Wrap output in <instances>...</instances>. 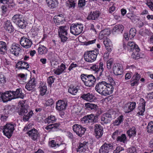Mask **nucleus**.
<instances>
[{
	"instance_id": "nucleus-10",
	"label": "nucleus",
	"mask_w": 153,
	"mask_h": 153,
	"mask_svg": "<svg viewBox=\"0 0 153 153\" xmlns=\"http://www.w3.org/2000/svg\"><path fill=\"white\" fill-rule=\"evenodd\" d=\"M73 129L76 134L80 137H82L86 131L85 128L78 124L74 125L73 126Z\"/></svg>"
},
{
	"instance_id": "nucleus-44",
	"label": "nucleus",
	"mask_w": 153,
	"mask_h": 153,
	"mask_svg": "<svg viewBox=\"0 0 153 153\" xmlns=\"http://www.w3.org/2000/svg\"><path fill=\"white\" fill-rule=\"evenodd\" d=\"M147 131L149 133H153V121H151L147 127Z\"/></svg>"
},
{
	"instance_id": "nucleus-62",
	"label": "nucleus",
	"mask_w": 153,
	"mask_h": 153,
	"mask_svg": "<svg viewBox=\"0 0 153 153\" xmlns=\"http://www.w3.org/2000/svg\"><path fill=\"white\" fill-rule=\"evenodd\" d=\"M120 134L118 130H116L114 132L112 136V137L114 139H115L116 137L118 136Z\"/></svg>"
},
{
	"instance_id": "nucleus-22",
	"label": "nucleus",
	"mask_w": 153,
	"mask_h": 153,
	"mask_svg": "<svg viewBox=\"0 0 153 153\" xmlns=\"http://www.w3.org/2000/svg\"><path fill=\"white\" fill-rule=\"evenodd\" d=\"M64 19L63 15L62 14L55 16L53 18V21L56 25L62 24Z\"/></svg>"
},
{
	"instance_id": "nucleus-23",
	"label": "nucleus",
	"mask_w": 153,
	"mask_h": 153,
	"mask_svg": "<svg viewBox=\"0 0 153 153\" xmlns=\"http://www.w3.org/2000/svg\"><path fill=\"white\" fill-rule=\"evenodd\" d=\"M59 125L60 124L59 123L51 124L46 126L45 128L49 131H56L58 130V127Z\"/></svg>"
},
{
	"instance_id": "nucleus-16",
	"label": "nucleus",
	"mask_w": 153,
	"mask_h": 153,
	"mask_svg": "<svg viewBox=\"0 0 153 153\" xmlns=\"http://www.w3.org/2000/svg\"><path fill=\"white\" fill-rule=\"evenodd\" d=\"M112 119V115L109 112L103 114L101 117V121L103 123L107 124L110 123Z\"/></svg>"
},
{
	"instance_id": "nucleus-41",
	"label": "nucleus",
	"mask_w": 153,
	"mask_h": 153,
	"mask_svg": "<svg viewBox=\"0 0 153 153\" xmlns=\"http://www.w3.org/2000/svg\"><path fill=\"white\" fill-rule=\"evenodd\" d=\"M56 119L54 116L51 115L48 116L47 118L45 119V122L46 123H50L54 122Z\"/></svg>"
},
{
	"instance_id": "nucleus-48",
	"label": "nucleus",
	"mask_w": 153,
	"mask_h": 153,
	"mask_svg": "<svg viewBox=\"0 0 153 153\" xmlns=\"http://www.w3.org/2000/svg\"><path fill=\"white\" fill-rule=\"evenodd\" d=\"M40 88V94L42 96L45 95L47 91V88L46 86L44 85L41 87Z\"/></svg>"
},
{
	"instance_id": "nucleus-53",
	"label": "nucleus",
	"mask_w": 153,
	"mask_h": 153,
	"mask_svg": "<svg viewBox=\"0 0 153 153\" xmlns=\"http://www.w3.org/2000/svg\"><path fill=\"white\" fill-rule=\"evenodd\" d=\"M26 26L25 21L24 19L21 18L20 19V28L22 29L25 28Z\"/></svg>"
},
{
	"instance_id": "nucleus-58",
	"label": "nucleus",
	"mask_w": 153,
	"mask_h": 153,
	"mask_svg": "<svg viewBox=\"0 0 153 153\" xmlns=\"http://www.w3.org/2000/svg\"><path fill=\"white\" fill-rule=\"evenodd\" d=\"M141 76L140 74L137 72H136L135 74L133 75L131 79L139 81Z\"/></svg>"
},
{
	"instance_id": "nucleus-34",
	"label": "nucleus",
	"mask_w": 153,
	"mask_h": 153,
	"mask_svg": "<svg viewBox=\"0 0 153 153\" xmlns=\"http://www.w3.org/2000/svg\"><path fill=\"white\" fill-rule=\"evenodd\" d=\"M46 3L50 7L54 8L58 4L57 0H46Z\"/></svg>"
},
{
	"instance_id": "nucleus-9",
	"label": "nucleus",
	"mask_w": 153,
	"mask_h": 153,
	"mask_svg": "<svg viewBox=\"0 0 153 153\" xmlns=\"http://www.w3.org/2000/svg\"><path fill=\"white\" fill-rule=\"evenodd\" d=\"M114 144L112 143H105L100 147L99 153H108L114 150Z\"/></svg>"
},
{
	"instance_id": "nucleus-36",
	"label": "nucleus",
	"mask_w": 153,
	"mask_h": 153,
	"mask_svg": "<svg viewBox=\"0 0 153 153\" xmlns=\"http://www.w3.org/2000/svg\"><path fill=\"white\" fill-rule=\"evenodd\" d=\"M38 53L39 54H45L48 51L47 48L43 45H39L38 49Z\"/></svg>"
},
{
	"instance_id": "nucleus-46",
	"label": "nucleus",
	"mask_w": 153,
	"mask_h": 153,
	"mask_svg": "<svg viewBox=\"0 0 153 153\" xmlns=\"http://www.w3.org/2000/svg\"><path fill=\"white\" fill-rule=\"evenodd\" d=\"M123 116L122 115L120 116L117 119L115 120L114 122L115 125L118 126L122 122H123Z\"/></svg>"
},
{
	"instance_id": "nucleus-27",
	"label": "nucleus",
	"mask_w": 153,
	"mask_h": 153,
	"mask_svg": "<svg viewBox=\"0 0 153 153\" xmlns=\"http://www.w3.org/2000/svg\"><path fill=\"white\" fill-rule=\"evenodd\" d=\"M66 68L65 65L62 63L58 68L54 70V73L57 75H59L64 72Z\"/></svg>"
},
{
	"instance_id": "nucleus-20",
	"label": "nucleus",
	"mask_w": 153,
	"mask_h": 153,
	"mask_svg": "<svg viewBox=\"0 0 153 153\" xmlns=\"http://www.w3.org/2000/svg\"><path fill=\"white\" fill-rule=\"evenodd\" d=\"M83 99L88 101L92 102L95 99V97L92 94L87 93L82 94L81 97Z\"/></svg>"
},
{
	"instance_id": "nucleus-35",
	"label": "nucleus",
	"mask_w": 153,
	"mask_h": 153,
	"mask_svg": "<svg viewBox=\"0 0 153 153\" xmlns=\"http://www.w3.org/2000/svg\"><path fill=\"white\" fill-rule=\"evenodd\" d=\"M79 88L78 86H71L69 87L68 89V92L69 93L73 95H75L77 92Z\"/></svg>"
},
{
	"instance_id": "nucleus-29",
	"label": "nucleus",
	"mask_w": 153,
	"mask_h": 153,
	"mask_svg": "<svg viewBox=\"0 0 153 153\" xmlns=\"http://www.w3.org/2000/svg\"><path fill=\"white\" fill-rule=\"evenodd\" d=\"M105 81H102L97 83L95 87V90L96 91L100 94L101 93L102 90V88L104 86V85L105 83Z\"/></svg>"
},
{
	"instance_id": "nucleus-4",
	"label": "nucleus",
	"mask_w": 153,
	"mask_h": 153,
	"mask_svg": "<svg viewBox=\"0 0 153 153\" xmlns=\"http://www.w3.org/2000/svg\"><path fill=\"white\" fill-rule=\"evenodd\" d=\"M99 54V50L96 49L92 51H89L85 53L84 56L85 60L87 62H92L95 61L97 55Z\"/></svg>"
},
{
	"instance_id": "nucleus-51",
	"label": "nucleus",
	"mask_w": 153,
	"mask_h": 153,
	"mask_svg": "<svg viewBox=\"0 0 153 153\" xmlns=\"http://www.w3.org/2000/svg\"><path fill=\"white\" fill-rule=\"evenodd\" d=\"M136 30L134 28H131L130 29L129 32V37L130 39H132L135 36Z\"/></svg>"
},
{
	"instance_id": "nucleus-8",
	"label": "nucleus",
	"mask_w": 153,
	"mask_h": 153,
	"mask_svg": "<svg viewBox=\"0 0 153 153\" xmlns=\"http://www.w3.org/2000/svg\"><path fill=\"white\" fill-rule=\"evenodd\" d=\"M98 120V118L97 116H95L93 114H91L84 116L81 119V120L83 123L92 124L96 123Z\"/></svg>"
},
{
	"instance_id": "nucleus-64",
	"label": "nucleus",
	"mask_w": 153,
	"mask_h": 153,
	"mask_svg": "<svg viewBox=\"0 0 153 153\" xmlns=\"http://www.w3.org/2000/svg\"><path fill=\"white\" fill-rule=\"evenodd\" d=\"M77 66V65L76 64H74L73 63H72L69 66L68 70L69 71H71L73 70L74 68L76 67Z\"/></svg>"
},
{
	"instance_id": "nucleus-7",
	"label": "nucleus",
	"mask_w": 153,
	"mask_h": 153,
	"mask_svg": "<svg viewBox=\"0 0 153 153\" xmlns=\"http://www.w3.org/2000/svg\"><path fill=\"white\" fill-rule=\"evenodd\" d=\"M14 125L12 124H7L3 127V132L4 134L8 138L12 136L14 130Z\"/></svg>"
},
{
	"instance_id": "nucleus-52",
	"label": "nucleus",
	"mask_w": 153,
	"mask_h": 153,
	"mask_svg": "<svg viewBox=\"0 0 153 153\" xmlns=\"http://www.w3.org/2000/svg\"><path fill=\"white\" fill-rule=\"evenodd\" d=\"M113 63V60L112 59H110L107 61V68L108 70H109L111 69Z\"/></svg>"
},
{
	"instance_id": "nucleus-13",
	"label": "nucleus",
	"mask_w": 153,
	"mask_h": 153,
	"mask_svg": "<svg viewBox=\"0 0 153 153\" xmlns=\"http://www.w3.org/2000/svg\"><path fill=\"white\" fill-rule=\"evenodd\" d=\"M136 103L135 102H129L125 104L123 106L124 112L129 113L132 111L136 108Z\"/></svg>"
},
{
	"instance_id": "nucleus-28",
	"label": "nucleus",
	"mask_w": 153,
	"mask_h": 153,
	"mask_svg": "<svg viewBox=\"0 0 153 153\" xmlns=\"http://www.w3.org/2000/svg\"><path fill=\"white\" fill-rule=\"evenodd\" d=\"M25 102V100L23 101L22 102L20 100V104L21 105V107L20 110V115L24 114L25 113H27L28 112L26 106L24 105Z\"/></svg>"
},
{
	"instance_id": "nucleus-14",
	"label": "nucleus",
	"mask_w": 153,
	"mask_h": 153,
	"mask_svg": "<svg viewBox=\"0 0 153 153\" xmlns=\"http://www.w3.org/2000/svg\"><path fill=\"white\" fill-rule=\"evenodd\" d=\"M123 66L119 63H115L113 64L112 69L113 73L116 75H120L123 72Z\"/></svg>"
},
{
	"instance_id": "nucleus-32",
	"label": "nucleus",
	"mask_w": 153,
	"mask_h": 153,
	"mask_svg": "<svg viewBox=\"0 0 153 153\" xmlns=\"http://www.w3.org/2000/svg\"><path fill=\"white\" fill-rule=\"evenodd\" d=\"M11 51L15 56H18L19 53V45L17 44L13 45Z\"/></svg>"
},
{
	"instance_id": "nucleus-59",
	"label": "nucleus",
	"mask_w": 153,
	"mask_h": 153,
	"mask_svg": "<svg viewBox=\"0 0 153 153\" xmlns=\"http://www.w3.org/2000/svg\"><path fill=\"white\" fill-rule=\"evenodd\" d=\"M8 115H6L5 113L3 111L1 116V120L3 121H6L8 117Z\"/></svg>"
},
{
	"instance_id": "nucleus-12",
	"label": "nucleus",
	"mask_w": 153,
	"mask_h": 153,
	"mask_svg": "<svg viewBox=\"0 0 153 153\" xmlns=\"http://www.w3.org/2000/svg\"><path fill=\"white\" fill-rule=\"evenodd\" d=\"M140 103L138 108V112L136 115L139 116L144 115V112L145 110L146 101L143 98H140Z\"/></svg>"
},
{
	"instance_id": "nucleus-24",
	"label": "nucleus",
	"mask_w": 153,
	"mask_h": 153,
	"mask_svg": "<svg viewBox=\"0 0 153 153\" xmlns=\"http://www.w3.org/2000/svg\"><path fill=\"white\" fill-rule=\"evenodd\" d=\"M110 33L109 29H105L101 31L99 34V38L100 39H104L105 40L107 38V36Z\"/></svg>"
},
{
	"instance_id": "nucleus-37",
	"label": "nucleus",
	"mask_w": 153,
	"mask_h": 153,
	"mask_svg": "<svg viewBox=\"0 0 153 153\" xmlns=\"http://www.w3.org/2000/svg\"><path fill=\"white\" fill-rule=\"evenodd\" d=\"M127 133L130 138L135 136L136 134V128L134 127H132L127 131Z\"/></svg>"
},
{
	"instance_id": "nucleus-5",
	"label": "nucleus",
	"mask_w": 153,
	"mask_h": 153,
	"mask_svg": "<svg viewBox=\"0 0 153 153\" xmlns=\"http://www.w3.org/2000/svg\"><path fill=\"white\" fill-rule=\"evenodd\" d=\"M68 28L66 26H62L59 27L58 30V34L60 38L61 42L64 43L67 40L68 33L67 30Z\"/></svg>"
},
{
	"instance_id": "nucleus-63",
	"label": "nucleus",
	"mask_w": 153,
	"mask_h": 153,
	"mask_svg": "<svg viewBox=\"0 0 153 153\" xmlns=\"http://www.w3.org/2000/svg\"><path fill=\"white\" fill-rule=\"evenodd\" d=\"M53 103V101L52 99L48 100L46 102L47 106L52 105Z\"/></svg>"
},
{
	"instance_id": "nucleus-60",
	"label": "nucleus",
	"mask_w": 153,
	"mask_h": 153,
	"mask_svg": "<svg viewBox=\"0 0 153 153\" xmlns=\"http://www.w3.org/2000/svg\"><path fill=\"white\" fill-rule=\"evenodd\" d=\"M85 0H79L78 5L79 7H82L85 6L86 4Z\"/></svg>"
},
{
	"instance_id": "nucleus-55",
	"label": "nucleus",
	"mask_w": 153,
	"mask_h": 153,
	"mask_svg": "<svg viewBox=\"0 0 153 153\" xmlns=\"http://www.w3.org/2000/svg\"><path fill=\"white\" fill-rule=\"evenodd\" d=\"M55 79V78H54L53 76H49L47 79V82L48 84L49 85L51 86L52 84L54 82V81Z\"/></svg>"
},
{
	"instance_id": "nucleus-25",
	"label": "nucleus",
	"mask_w": 153,
	"mask_h": 153,
	"mask_svg": "<svg viewBox=\"0 0 153 153\" xmlns=\"http://www.w3.org/2000/svg\"><path fill=\"white\" fill-rule=\"evenodd\" d=\"M103 44L106 50L110 52L112 50L113 47L112 43L109 39H106L103 41Z\"/></svg>"
},
{
	"instance_id": "nucleus-40",
	"label": "nucleus",
	"mask_w": 153,
	"mask_h": 153,
	"mask_svg": "<svg viewBox=\"0 0 153 153\" xmlns=\"http://www.w3.org/2000/svg\"><path fill=\"white\" fill-rule=\"evenodd\" d=\"M85 107L88 110H96L97 109V106L96 104L91 103H87L85 104Z\"/></svg>"
},
{
	"instance_id": "nucleus-30",
	"label": "nucleus",
	"mask_w": 153,
	"mask_h": 153,
	"mask_svg": "<svg viewBox=\"0 0 153 153\" xmlns=\"http://www.w3.org/2000/svg\"><path fill=\"white\" fill-rule=\"evenodd\" d=\"M14 109V106L7 105L4 106L3 111L6 115H8L11 112L13 111Z\"/></svg>"
},
{
	"instance_id": "nucleus-31",
	"label": "nucleus",
	"mask_w": 153,
	"mask_h": 153,
	"mask_svg": "<svg viewBox=\"0 0 153 153\" xmlns=\"http://www.w3.org/2000/svg\"><path fill=\"white\" fill-rule=\"evenodd\" d=\"M4 28L6 31L9 33H10L13 31V27L9 20H7L6 22Z\"/></svg>"
},
{
	"instance_id": "nucleus-26",
	"label": "nucleus",
	"mask_w": 153,
	"mask_h": 153,
	"mask_svg": "<svg viewBox=\"0 0 153 153\" xmlns=\"http://www.w3.org/2000/svg\"><path fill=\"white\" fill-rule=\"evenodd\" d=\"M100 15V13L99 11H95L93 12H90L88 15L87 19L88 20H96L97 19Z\"/></svg>"
},
{
	"instance_id": "nucleus-47",
	"label": "nucleus",
	"mask_w": 153,
	"mask_h": 153,
	"mask_svg": "<svg viewBox=\"0 0 153 153\" xmlns=\"http://www.w3.org/2000/svg\"><path fill=\"white\" fill-rule=\"evenodd\" d=\"M12 20L13 22L19 26V15L18 14L15 15L12 18Z\"/></svg>"
},
{
	"instance_id": "nucleus-18",
	"label": "nucleus",
	"mask_w": 153,
	"mask_h": 153,
	"mask_svg": "<svg viewBox=\"0 0 153 153\" xmlns=\"http://www.w3.org/2000/svg\"><path fill=\"white\" fill-rule=\"evenodd\" d=\"M94 131L97 138H99L101 137L103 134V128L100 125L96 124L94 127Z\"/></svg>"
},
{
	"instance_id": "nucleus-38",
	"label": "nucleus",
	"mask_w": 153,
	"mask_h": 153,
	"mask_svg": "<svg viewBox=\"0 0 153 153\" xmlns=\"http://www.w3.org/2000/svg\"><path fill=\"white\" fill-rule=\"evenodd\" d=\"M117 141L123 143H126L127 140L126 135L125 134H122L121 136H118L117 138Z\"/></svg>"
},
{
	"instance_id": "nucleus-43",
	"label": "nucleus",
	"mask_w": 153,
	"mask_h": 153,
	"mask_svg": "<svg viewBox=\"0 0 153 153\" xmlns=\"http://www.w3.org/2000/svg\"><path fill=\"white\" fill-rule=\"evenodd\" d=\"M7 50L5 42H0V51L1 54H3Z\"/></svg>"
},
{
	"instance_id": "nucleus-33",
	"label": "nucleus",
	"mask_w": 153,
	"mask_h": 153,
	"mask_svg": "<svg viewBox=\"0 0 153 153\" xmlns=\"http://www.w3.org/2000/svg\"><path fill=\"white\" fill-rule=\"evenodd\" d=\"M87 142H84L83 143H79L78 148L77 149V152H80L85 151L86 148L87 147L86 144Z\"/></svg>"
},
{
	"instance_id": "nucleus-21",
	"label": "nucleus",
	"mask_w": 153,
	"mask_h": 153,
	"mask_svg": "<svg viewBox=\"0 0 153 153\" xmlns=\"http://www.w3.org/2000/svg\"><path fill=\"white\" fill-rule=\"evenodd\" d=\"M27 134L33 140H36L38 136L39 133L34 128L30 130Z\"/></svg>"
},
{
	"instance_id": "nucleus-39",
	"label": "nucleus",
	"mask_w": 153,
	"mask_h": 153,
	"mask_svg": "<svg viewBox=\"0 0 153 153\" xmlns=\"http://www.w3.org/2000/svg\"><path fill=\"white\" fill-rule=\"evenodd\" d=\"M123 26L122 25H116L113 29L114 32H116L118 33H122L124 29Z\"/></svg>"
},
{
	"instance_id": "nucleus-19",
	"label": "nucleus",
	"mask_w": 153,
	"mask_h": 153,
	"mask_svg": "<svg viewBox=\"0 0 153 153\" xmlns=\"http://www.w3.org/2000/svg\"><path fill=\"white\" fill-rule=\"evenodd\" d=\"M36 85V82L34 78H32L25 86V88L28 91L33 89Z\"/></svg>"
},
{
	"instance_id": "nucleus-42",
	"label": "nucleus",
	"mask_w": 153,
	"mask_h": 153,
	"mask_svg": "<svg viewBox=\"0 0 153 153\" xmlns=\"http://www.w3.org/2000/svg\"><path fill=\"white\" fill-rule=\"evenodd\" d=\"M76 3L73 0H69L66 2V6L69 8H74Z\"/></svg>"
},
{
	"instance_id": "nucleus-50",
	"label": "nucleus",
	"mask_w": 153,
	"mask_h": 153,
	"mask_svg": "<svg viewBox=\"0 0 153 153\" xmlns=\"http://www.w3.org/2000/svg\"><path fill=\"white\" fill-rule=\"evenodd\" d=\"M27 78V75L23 74H20V84H23L25 82Z\"/></svg>"
},
{
	"instance_id": "nucleus-1",
	"label": "nucleus",
	"mask_w": 153,
	"mask_h": 153,
	"mask_svg": "<svg viewBox=\"0 0 153 153\" xmlns=\"http://www.w3.org/2000/svg\"><path fill=\"white\" fill-rule=\"evenodd\" d=\"M103 66V63L100 62L94 64L90 67V69L94 71V73L96 74V77L92 74H82L80 77L84 85L88 87L93 86L97 79L99 80L102 77L104 71Z\"/></svg>"
},
{
	"instance_id": "nucleus-17",
	"label": "nucleus",
	"mask_w": 153,
	"mask_h": 153,
	"mask_svg": "<svg viewBox=\"0 0 153 153\" xmlns=\"http://www.w3.org/2000/svg\"><path fill=\"white\" fill-rule=\"evenodd\" d=\"M67 104V102L64 100H58L56 103V109L59 111H62L66 109Z\"/></svg>"
},
{
	"instance_id": "nucleus-49",
	"label": "nucleus",
	"mask_w": 153,
	"mask_h": 153,
	"mask_svg": "<svg viewBox=\"0 0 153 153\" xmlns=\"http://www.w3.org/2000/svg\"><path fill=\"white\" fill-rule=\"evenodd\" d=\"M21 66H20V69H26L29 67V65L26 62H23V61H20Z\"/></svg>"
},
{
	"instance_id": "nucleus-56",
	"label": "nucleus",
	"mask_w": 153,
	"mask_h": 153,
	"mask_svg": "<svg viewBox=\"0 0 153 153\" xmlns=\"http://www.w3.org/2000/svg\"><path fill=\"white\" fill-rule=\"evenodd\" d=\"M108 81H109V82L107 83V84L111 85L112 87H114V86L115 85V83L114 81L113 80L112 78L108 76Z\"/></svg>"
},
{
	"instance_id": "nucleus-3",
	"label": "nucleus",
	"mask_w": 153,
	"mask_h": 153,
	"mask_svg": "<svg viewBox=\"0 0 153 153\" xmlns=\"http://www.w3.org/2000/svg\"><path fill=\"white\" fill-rule=\"evenodd\" d=\"M120 49L122 51L127 50L129 52L133 51L139 52L140 51L138 46L133 42L131 41H129L127 44L123 42L122 46H121Z\"/></svg>"
},
{
	"instance_id": "nucleus-6",
	"label": "nucleus",
	"mask_w": 153,
	"mask_h": 153,
	"mask_svg": "<svg viewBox=\"0 0 153 153\" xmlns=\"http://www.w3.org/2000/svg\"><path fill=\"white\" fill-rule=\"evenodd\" d=\"M83 29V25L81 24H72L70 27L71 33L75 35H78L82 31Z\"/></svg>"
},
{
	"instance_id": "nucleus-45",
	"label": "nucleus",
	"mask_w": 153,
	"mask_h": 153,
	"mask_svg": "<svg viewBox=\"0 0 153 153\" xmlns=\"http://www.w3.org/2000/svg\"><path fill=\"white\" fill-rule=\"evenodd\" d=\"M62 145V144H59L57 143L56 141L54 140H51L49 143V146L52 147H57Z\"/></svg>"
},
{
	"instance_id": "nucleus-11",
	"label": "nucleus",
	"mask_w": 153,
	"mask_h": 153,
	"mask_svg": "<svg viewBox=\"0 0 153 153\" xmlns=\"http://www.w3.org/2000/svg\"><path fill=\"white\" fill-rule=\"evenodd\" d=\"M100 94L102 95L106 96L109 95L113 92L114 87L109 84H107V83L105 82V83L104 85Z\"/></svg>"
},
{
	"instance_id": "nucleus-54",
	"label": "nucleus",
	"mask_w": 153,
	"mask_h": 153,
	"mask_svg": "<svg viewBox=\"0 0 153 153\" xmlns=\"http://www.w3.org/2000/svg\"><path fill=\"white\" fill-rule=\"evenodd\" d=\"M131 55L132 58L135 59H138L140 58V55L138 53L139 52L135 51H133Z\"/></svg>"
},
{
	"instance_id": "nucleus-61",
	"label": "nucleus",
	"mask_w": 153,
	"mask_h": 153,
	"mask_svg": "<svg viewBox=\"0 0 153 153\" xmlns=\"http://www.w3.org/2000/svg\"><path fill=\"white\" fill-rule=\"evenodd\" d=\"M146 4L151 10L152 11H153V3L151 1H147Z\"/></svg>"
},
{
	"instance_id": "nucleus-57",
	"label": "nucleus",
	"mask_w": 153,
	"mask_h": 153,
	"mask_svg": "<svg viewBox=\"0 0 153 153\" xmlns=\"http://www.w3.org/2000/svg\"><path fill=\"white\" fill-rule=\"evenodd\" d=\"M130 85L131 86H137L139 84V81L131 79L130 80Z\"/></svg>"
},
{
	"instance_id": "nucleus-2",
	"label": "nucleus",
	"mask_w": 153,
	"mask_h": 153,
	"mask_svg": "<svg viewBox=\"0 0 153 153\" xmlns=\"http://www.w3.org/2000/svg\"><path fill=\"white\" fill-rule=\"evenodd\" d=\"M19 88L17 89L16 91H6L4 93H1L0 100L1 99L2 101L5 102L13 99L19 98Z\"/></svg>"
},
{
	"instance_id": "nucleus-15",
	"label": "nucleus",
	"mask_w": 153,
	"mask_h": 153,
	"mask_svg": "<svg viewBox=\"0 0 153 153\" xmlns=\"http://www.w3.org/2000/svg\"><path fill=\"white\" fill-rule=\"evenodd\" d=\"M20 44L23 47L27 49L30 48L32 45V42L30 40L23 37L21 39V40L20 41Z\"/></svg>"
}]
</instances>
